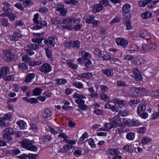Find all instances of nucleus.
<instances>
[{
	"instance_id": "15",
	"label": "nucleus",
	"mask_w": 159,
	"mask_h": 159,
	"mask_svg": "<svg viewBox=\"0 0 159 159\" xmlns=\"http://www.w3.org/2000/svg\"><path fill=\"white\" fill-rule=\"evenodd\" d=\"M9 71V68L7 66L2 67L0 71V76L2 78L6 75Z\"/></svg>"
},
{
	"instance_id": "1",
	"label": "nucleus",
	"mask_w": 159,
	"mask_h": 159,
	"mask_svg": "<svg viewBox=\"0 0 159 159\" xmlns=\"http://www.w3.org/2000/svg\"><path fill=\"white\" fill-rule=\"evenodd\" d=\"M59 138L62 137L63 139V142H64L67 144L64 145L63 147L66 150V151H69L73 148V145L75 143V141L74 140H69L67 139L68 137L66 134L64 133H61L58 135Z\"/></svg>"
},
{
	"instance_id": "64",
	"label": "nucleus",
	"mask_w": 159,
	"mask_h": 159,
	"mask_svg": "<svg viewBox=\"0 0 159 159\" xmlns=\"http://www.w3.org/2000/svg\"><path fill=\"white\" fill-rule=\"evenodd\" d=\"M158 111H156L152 114L151 119L153 120H155L158 118L159 117V108L158 110Z\"/></svg>"
},
{
	"instance_id": "27",
	"label": "nucleus",
	"mask_w": 159,
	"mask_h": 159,
	"mask_svg": "<svg viewBox=\"0 0 159 159\" xmlns=\"http://www.w3.org/2000/svg\"><path fill=\"white\" fill-rule=\"evenodd\" d=\"M147 104L146 103L144 104H140L137 107V113L141 112L142 111H144L146 109Z\"/></svg>"
},
{
	"instance_id": "26",
	"label": "nucleus",
	"mask_w": 159,
	"mask_h": 159,
	"mask_svg": "<svg viewBox=\"0 0 159 159\" xmlns=\"http://www.w3.org/2000/svg\"><path fill=\"white\" fill-rule=\"evenodd\" d=\"M130 5L127 3L125 4L122 7L123 12L125 13H129L130 11Z\"/></svg>"
},
{
	"instance_id": "34",
	"label": "nucleus",
	"mask_w": 159,
	"mask_h": 159,
	"mask_svg": "<svg viewBox=\"0 0 159 159\" xmlns=\"http://www.w3.org/2000/svg\"><path fill=\"white\" fill-rule=\"evenodd\" d=\"M102 72L103 74L107 75L108 76H111L113 74V70L111 69L103 70Z\"/></svg>"
},
{
	"instance_id": "63",
	"label": "nucleus",
	"mask_w": 159,
	"mask_h": 159,
	"mask_svg": "<svg viewBox=\"0 0 159 159\" xmlns=\"http://www.w3.org/2000/svg\"><path fill=\"white\" fill-rule=\"evenodd\" d=\"M52 139L51 135H45L43 137V139L44 142L49 141Z\"/></svg>"
},
{
	"instance_id": "42",
	"label": "nucleus",
	"mask_w": 159,
	"mask_h": 159,
	"mask_svg": "<svg viewBox=\"0 0 159 159\" xmlns=\"http://www.w3.org/2000/svg\"><path fill=\"white\" fill-rule=\"evenodd\" d=\"M117 86L120 87L124 88L128 86V85L122 80H118L116 82Z\"/></svg>"
},
{
	"instance_id": "51",
	"label": "nucleus",
	"mask_w": 159,
	"mask_h": 159,
	"mask_svg": "<svg viewBox=\"0 0 159 159\" xmlns=\"http://www.w3.org/2000/svg\"><path fill=\"white\" fill-rule=\"evenodd\" d=\"M64 2L66 4L73 5H75L78 3L77 1L75 0H64Z\"/></svg>"
},
{
	"instance_id": "20",
	"label": "nucleus",
	"mask_w": 159,
	"mask_h": 159,
	"mask_svg": "<svg viewBox=\"0 0 159 159\" xmlns=\"http://www.w3.org/2000/svg\"><path fill=\"white\" fill-rule=\"evenodd\" d=\"M80 53L82 57L85 60H90V58H91V55L89 52L84 51H82Z\"/></svg>"
},
{
	"instance_id": "62",
	"label": "nucleus",
	"mask_w": 159,
	"mask_h": 159,
	"mask_svg": "<svg viewBox=\"0 0 159 159\" xmlns=\"http://www.w3.org/2000/svg\"><path fill=\"white\" fill-rule=\"evenodd\" d=\"M137 113L139 116L143 119H145L148 116V114L146 112H143L141 113V112L138 113Z\"/></svg>"
},
{
	"instance_id": "30",
	"label": "nucleus",
	"mask_w": 159,
	"mask_h": 159,
	"mask_svg": "<svg viewBox=\"0 0 159 159\" xmlns=\"http://www.w3.org/2000/svg\"><path fill=\"white\" fill-rule=\"evenodd\" d=\"M84 66L86 67V70H88L89 69L92 67V64L90 60H85L84 63Z\"/></svg>"
},
{
	"instance_id": "4",
	"label": "nucleus",
	"mask_w": 159,
	"mask_h": 159,
	"mask_svg": "<svg viewBox=\"0 0 159 159\" xmlns=\"http://www.w3.org/2000/svg\"><path fill=\"white\" fill-rule=\"evenodd\" d=\"M116 42L119 46L122 47L124 48H126L128 45V41L123 38H118L116 39Z\"/></svg>"
},
{
	"instance_id": "38",
	"label": "nucleus",
	"mask_w": 159,
	"mask_h": 159,
	"mask_svg": "<svg viewBox=\"0 0 159 159\" xmlns=\"http://www.w3.org/2000/svg\"><path fill=\"white\" fill-rule=\"evenodd\" d=\"M110 154L113 155L114 154H117L120 153L119 149L117 148H111L108 151Z\"/></svg>"
},
{
	"instance_id": "48",
	"label": "nucleus",
	"mask_w": 159,
	"mask_h": 159,
	"mask_svg": "<svg viewBox=\"0 0 159 159\" xmlns=\"http://www.w3.org/2000/svg\"><path fill=\"white\" fill-rule=\"evenodd\" d=\"M135 137L134 134L132 132H129L126 135V138L130 140H133Z\"/></svg>"
},
{
	"instance_id": "24",
	"label": "nucleus",
	"mask_w": 159,
	"mask_h": 159,
	"mask_svg": "<svg viewBox=\"0 0 159 159\" xmlns=\"http://www.w3.org/2000/svg\"><path fill=\"white\" fill-rule=\"evenodd\" d=\"M3 139L6 142L11 143L12 142V139L11 136L10 135L4 134L3 135Z\"/></svg>"
},
{
	"instance_id": "19",
	"label": "nucleus",
	"mask_w": 159,
	"mask_h": 159,
	"mask_svg": "<svg viewBox=\"0 0 159 159\" xmlns=\"http://www.w3.org/2000/svg\"><path fill=\"white\" fill-rule=\"evenodd\" d=\"M145 62V61L142 57H136L133 61V63L135 64L140 65L143 64Z\"/></svg>"
},
{
	"instance_id": "11",
	"label": "nucleus",
	"mask_w": 159,
	"mask_h": 159,
	"mask_svg": "<svg viewBox=\"0 0 159 159\" xmlns=\"http://www.w3.org/2000/svg\"><path fill=\"white\" fill-rule=\"evenodd\" d=\"M142 124V123L139 120L135 119H132L129 123V126L131 127H137Z\"/></svg>"
},
{
	"instance_id": "5",
	"label": "nucleus",
	"mask_w": 159,
	"mask_h": 159,
	"mask_svg": "<svg viewBox=\"0 0 159 159\" xmlns=\"http://www.w3.org/2000/svg\"><path fill=\"white\" fill-rule=\"evenodd\" d=\"M21 37L22 35L20 31L17 30L16 31L14 32L13 34L9 36V39L11 41L16 42L18 41L19 38H21Z\"/></svg>"
},
{
	"instance_id": "41",
	"label": "nucleus",
	"mask_w": 159,
	"mask_h": 159,
	"mask_svg": "<svg viewBox=\"0 0 159 159\" xmlns=\"http://www.w3.org/2000/svg\"><path fill=\"white\" fill-rule=\"evenodd\" d=\"M82 150L80 148L76 149L74 152L73 154L76 157H78L81 156Z\"/></svg>"
},
{
	"instance_id": "13",
	"label": "nucleus",
	"mask_w": 159,
	"mask_h": 159,
	"mask_svg": "<svg viewBox=\"0 0 159 159\" xmlns=\"http://www.w3.org/2000/svg\"><path fill=\"white\" fill-rule=\"evenodd\" d=\"M2 4L4 6L2 7V10L5 12H7L10 11H11V10L10 7L11 6V4L6 2H2Z\"/></svg>"
},
{
	"instance_id": "22",
	"label": "nucleus",
	"mask_w": 159,
	"mask_h": 159,
	"mask_svg": "<svg viewBox=\"0 0 159 159\" xmlns=\"http://www.w3.org/2000/svg\"><path fill=\"white\" fill-rule=\"evenodd\" d=\"M20 151L18 148H14L7 151L9 154L13 155H17L20 153Z\"/></svg>"
},
{
	"instance_id": "33",
	"label": "nucleus",
	"mask_w": 159,
	"mask_h": 159,
	"mask_svg": "<svg viewBox=\"0 0 159 159\" xmlns=\"http://www.w3.org/2000/svg\"><path fill=\"white\" fill-rule=\"evenodd\" d=\"M43 91L42 89L39 88H34L33 92V95L35 96H38L40 95Z\"/></svg>"
},
{
	"instance_id": "9",
	"label": "nucleus",
	"mask_w": 159,
	"mask_h": 159,
	"mask_svg": "<svg viewBox=\"0 0 159 159\" xmlns=\"http://www.w3.org/2000/svg\"><path fill=\"white\" fill-rule=\"evenodd\" d=\"M44 43L48 46L54 47L55 43V39L53 37H50L47 39H45Z\"/></svg>"
},
{
	"instance_id": "8",
	"label": "nucleus",
	"mask_w": 159,
	"mask_h": 159,
	"mask_svg": "<svg viewBox=\"0 0 159 159\" xmlns=\"http://www.w3.org/2000/svg\"><path fill=\"white\" fill-rule=\"evenodd\" d=\"M85 102L84 100H77L76 101V103L78 105V108L82 111H86L88 109V107L84 104Z\"/></svg>"
},
{
	"instance_id": "21",
	"label": "nucleus",
	"mask_w": 159,
	"mask_h": 159,
	"mask_svg": "<svg viewBox=\"0 0 159 159\" xmlns=\"http://www.w3.org/2000/svg\"><path fill=\"white\" fill-rule=\"evenodd\" d=\"M113 102L115 104H118L119 105L125 106L127 104V102L125 100H122L116 98L113 100Z\"/></svg>"
},
{
	"instance_id": "58",
	"label": "nucleus",
	"mask_w": 159,
	"mask_h": 159,
	"mask_svg": "<svg viewBox=\"0 0 159 159\" xmlns=\"http://www.w3.org/2000/svg\"><path fill=\"white\" fill-rule=\"evenodd\" d=\"M18 67L20 69H21L22 70H26L28 68V66L25 63H20L18 65Z\"/></svg>"
},
{
	"instance_id": "23",
	"label": "nucleus",
	"mask_w": 159,
	"mask_h": 159,
	"mask_svg": "<svg viewBox=\"0 0 159 159\" xmlns=\"http://www.w3.org/2000/svg\"><path fill=\"white\" fill-rule=\"evenodd\" d=\"M147 7L149 8H152L154 7V5H155L157 2H159V0L152 1L151 0H147Z\"/></svg>"
},
{
	"instance_id": "36",
	"label": "nucleus",
	"mask_w": 159,
	"mask_h": 159,
	"mask_svg": "<svg viewBox=\"0 0 159 159\" xmlns=\"http://www.w3.org/2000/svg\"><path fill=\"white\" fill-rule=\"evenodd\" d=\"M11 11H8L7 14V16L8 17V18L10 20H14L15 19L16 17V15L14 13L11 12Z\"/></svg>"
},
{
	"instance_id": "39",
	"label": "nucleus",
	"mask_w": 159,
	"mask_h": 159,
	"mask_svg": "<svg viewBox=\"0 0 159 159\" xmlns=\"http://www.w3.org/2000/svg\"><path fill=\"white\" fill-rule=\"evenodd\" d=\"M140 100L137 99L131 100L128 102V104L130 106H133L134 105L140 103Z\"/></svg>"
},
{
	"instance_id": "53",
	"label": "nucleus",
	"mask_w": 159,
	"mask_h": 159,
	"mask_svg": "<svg viewBox=\"0 0 159 159\" xmlns=\"http://www.w3.org/2000/svg\"><path fill=\"white\" fill-rule=\"evenodd\" d=\"M33 50L28 45H27L25 49V51L26 52L27 54H29L30 55H32L34 54V52L32 51Z\"/></svg>"
},
{
	"instance_id": "18",
	"label": "nucleus",
	"mask_w": 159,
	"mask_h": 159,
	"mask_svg": "<svg viewBox=\"0 0 159 159\" xmlns=\"http://www.w3.org/2000/svg\"><path fill=\"white\" fill-rule=\"evenodd\" d=\"M56 10L59 12L60 14L63 16H66L67 10L63 6L61 7H57Z\"/></svg>"
},
{
	"instance_id": "37",
	"label": "nucleus",
	"mask_w": 159,
	"mask_h": 159,
	"mask_svg": "<svg viewBox=\"0 0 159 159\" xmlns=\"http://www.w3.org/2000/svg\"><path fill=\"white\" fill-rule=\"evenodd\" d=\"M4 134L9 135H12L14 134L13 129L10 127L6 128L4 130Z\"/></svg>"
},
{
	"instance_id": "46",
	"label": "nucleus",
	"mask_w": 159,
	"mask_h": 159,
	"mask_svg": "<svg viewBox=\"0 0 159 159\" xmlns=\"http://www.w3.org/2000/svg\"><path fill=\"white\" fill-rule=\"evenodd\" d=\"M137 91L138 96L144 94L146 92V90L144 89L137 88Z\"/></svg>"
},
{
	"instance_id": "16",
	"label": "nucleus",
	"mask_w": 159,
	"mask_h": 159,
	"mask_svg": "<svg viewBox=\"0 0 159 159\" xmlns=\"http://www.w3.org/2000/svg\"><path fill=\"white\" fill-rule=\"evenodd\" d=\"M84 19L85 20L87 24H91L94 19L95 17L92 15H85L84 16Z\"/></svg>"
},
{
	"instance_id": "61",
	"label": "nucleus",
	"mask_w": 159,
	"mask_h": 159,
	"mask_svg": "<svg viewBox=\"0 0 159 159\" xmlns=\"http://www.w3.org/2000/svg\"><path fill=\"white\" fill-rule=\"evenodd\" d=\"M41 62L40 61H32L30 62V65L31 66H39L41 64Z\"/></svg>"
},
{
	"instance_id": "6",
	"label": "nucleus",
	"mask_w": 159,
	"mask_h": 159,
	"mask_svg": "<svg viewBox=\"0 0 159 159\" xmlns=\"http://www.w3.org/2000/svg\"><path fill=\"white\" fill-rule=\"evenodd\" d=\"M39 14L36 13L34 15V17L33 20L34 23L36 24L37 25L34 26L32 27V29L34 30H38L41 29L42 28V26L39 25V21L38 20Z\"/></svg>"
},
{
	"instance_id": "49",
	"label": "nucleus",
	"mask_w": 159,
	"mask_h": 159,
	"mask_svg": "<svg viewBox=\"0 0 159 159\" xmlns=\"http://www.w3.org/2000/svg\"><path fill=\"white\" fill-rule=\"evenodd\" d=\"M56 82L57 84L61 85L66 84L67 81L65 79H57Z\"/></svg>"
},
{
	"instance_id": "12",
	"label": "nucleus",
	"mask_w": 159,
	"mask_h": 159,
	"mask_svg": "<svg viewBox=\"0 0 159 159\" xmlns=\"http://www.w3.org/2000/svg\"><path fill=\"white\" fill-rule=\"evenodd\" d=\"M35 75L36 74L34 73H28L25 76V82L28 83L32 82L33 79L35 78Z\"/></svg>"
},
{
	"instance_id": "7",
	"label": "nucleus",
	"mask_w": 159,
	"mask_h": 159,
	"mask_svg": "<svg viewBox=\"0 0 159 159\" xmlns=\"http://www.w3.org/2000/svg\"><path fill=\"white\" fill-rule=\"evenodd\" d=\"M133 77L137 81L142 80L141 74L138 68H135L134 69Z\"/></svg>"
},
{
	"instance_id": "57",
	"label": "nucleus",
	"mask_w": 159,
	"mask_h": 159,
	"mask_svg": "<svg viewBox=\"0 0 159 159\" xmlns=\"http://www.w3.org/2000/svg\"><path fill=\"white\" fill-rule=\"evenodd\" d=\"M23 3L26 7L32 6L33 5V2L30 0H26Z\"/></svg>"
},
{
	"instance_id": "45",
	"label": "nucleus",
	"mask_w": 159,
	"mask_h": 159,
	"mask_svg": "<svg viewBox=\"0 0 159 159\" xmlns=\"http://www.w3.org/2000/svg\"><path fill=\"white\" fill-rule=\"evenodd\" d=\"M80 43V42L78 40L72 41V48L79 49Z\"/></svg>"
},
{
	"instance_id": "54",
	"label": "nucleus",
	"mask_w": 159,
	"mask_h": 159,
	"mask_svg": "<svg viewBox=\"0 0 159 159\" xmlns=\"http://www.w3.org/2000/svg\"><path fill=\"white\" fill-rule=\"evenodd\" d=\"M33 50H36L38 49L39 47V45L34 43H31L28 45Z\"/></svg>"
},
{
	"instance_id": "32",
	"label": "nucleus",
	"mask_w": 159,
	"mask_h": 159,
	"mask_svg": "<svg viewBox=\"0 0 159 159\" xmlns=\"http://www.w3.org/2000/svg\"><path fill=\"white\" fill-rule=\"evenodd\" d=\"M152 14L151 12L147 11L142 14L141 16L143 18L147 19L151 17Z\"/></svg>"
},
{
	"instance_id": "17",
	"label": "nucleus",
	"mask_w": 159,
	"mask_h": 159,
	"mask_svg": "<svg viewBox=\"0 0 159 159\" xmlns=\"http://www.w3.org/2000/svg\"><path fill=\"white\" fill-rule=\"evenodd\" d=\"M4 58L7 61H13L14 59V56L12 55L9 52L7 51L4 56Z\"/></svg>"
},
{
	"instance_id": "10",
	"label": "nucleus",
	"mask_w": 159,
	"mask_h": 159,
	"mask_svg": "<svg viewBox=\"0 0 159 159\" xmlns=\"http://www.w3.org/2000/svg\"><path fill=\"white\" fill-rule=\"evenodd\" d=\"M139 36L142 38L146 39H149L151 38L150 34L147 31L144 30H142L140 31Z\"/></svg>"
},
{
	"instance_id": "31",
	"label": "nucleus",
	"mask_w": 159,
	"mask_h": 159,
	"mask_svg": "<svg viewBox=\"0 0 159 159\" xmlns=\"http://www.w3.org/2000/svg\"><path fill=\"white\" fill-rule=\"evenodd\" d=\"M16 124L19 126V128L21 129H24L26 128V123L23 120L19 121H17Z\"/></svg>"
},
{
	"instance_id": "50",
	"label": "nucleus",
	"mask_w": 159,
	"mask_h": 159,
	"mask_svg": "<svg viewBox=\"0 0 159 159\" xmlns=\"http://www.w3.org/2000/svg\"><path fill=\"white\" fill-rule=\"evenodd\" d=\"M142 50L145 52H147L149 51L150 49V46L149 44H144L142 46Z\"/></svg>"
},
{
	"instance_id": "25",
	"label": "nucleus",
	"mask_w": 159,
	"mask_h": 159,
	"mask_svg": "<svg viewBox=\"0 0 159 159\" xmlns=\"http://www.w3.org/2000/svg\"><path fill=\"white\" fill-rule=\"evenodd\" d=\"M102 9V6L101 4H96L95 5L93 8V11L94 13L99 12L101 11Z\"/></svg>"
},
{
	"instance_id": "55",
	"label": "nucleus",
	"mask_w": 159,
	"mask_h": 159,
	"mask_svg": "<svg viewBox=\"0 0 159 159\" xmlns=\"http://www.w3.org/2000/svg\"><path fill=\"white\" fill-rule=\"evenodd\" d=\"M22 59L23 61L26 63H29L31 62V59L27 55H25L22 57Z\"/></svg>"
},
{
	"instance_id": "43",
	"label": "nucleus",
	"mask_w": 159,
	"mask_h": 159,
	"mask_svg": "<svg viewBox=\"0 0 159 159\" xmlns=\"http://www.w3.org/2000/svg\"><path fill=\"white\" fill-rule=\"evenodd\" d=\"M123 149L126 152H128L132 153L134 152L133 149L129 145H126L124 146L123 147Z\"/></svg>"
},
{
	"instance_id": "2",
	"label": "nucleus",
	"mask_w": 159,
	"mask_h": 159,
	"mask_svg": "<svg viewBox=\"0 0 159 159\" xmlns=\"http://www.w3.org/2000/svg\"><path fill=\"white\" fill-rule=\"evenodd\" d=\"M34 143V140H30L24 139L22 141L21 145L24 147L29 150L35 152L37 151L38 148L37 147L33 145V144Z\"/></svg>"
},
{
	"instance_id": "28",
	"label": "nucleus",
	"mask_w": 159,
	"mask_h": 159,
	"mask_svg": "<svg viewBox=\"0 0 159 159\" xmlns=\"http://www.w3.org/2000/svg\"><path fill=\"white\" fill-rule=\"evenodd\" d=\"M43 116L44 118H48L52 116V113L51 111L48 109L44 110L43 114Z\"/></svg>"
},
{
	"instance_id": "40",
	"label": "nucleus",
	"mask_w": 159,
	"mask_h": 159,
	"mask_svg": "<svg viewBox=\"0 0 159 159\" xmlns=\"http://www.w3.org/2000/svg\"><path fill=\"white\" fill-rule=\"evenodd\" d=\"M0 20L1 22L2 25L5 27H8L10 25L8 22V19H6L5 18H0Z\"/></svg>"
},
{
	"instance_id": "60",
	"label": "nucleus",
	"mask_w": 159,
	"mask_h": 159,
	"mask_svg": "<svg viewBox=\"0 0 159 159\" xmlns=\"http://www.w3.org/2000/svg\"><path fill=\"white\" fill-rule=\"evenodd\" d=\"M121 19V17L119 16H116L111 22V25H113L114 23L120 22Z\"/></svg>"
},
{
	"instance_id": "29",
	"label": "nucleus",
	"mask_w": 159,
	"mask_h": 159,
	"mask_svg": "<svg viewBox=\"0 0 159 159\" xmlns=\"http://www.w3.org/2000/svg\"><path fill=\"white\" fill-rule=\"evenodd\" d=\"M72 16H68L62 19V23L64 24L72 23Z\"/></svg>"
},
{
	"instance_id": "59",
	"label": "nucleus",
	"mask_w": 159,
	"mask_h": 159,
	"mask_svg": "<svg viewBox=\"0 0 159 159\" xmlns=\"http://www.w3.org/2000/svg\"><path fill=\"white\" fill-rule=\"evenodd\" d=\"M67 63L68 66L73 69H76L78 66L77 65H75L71 62L70 61H67Z\"/></svg>"
},
{
	"instance_id": "44",
	"label": "nucleus",
	"mask_w": 159,
	"mask_h": 159,
	"mask_svg": "<svg viewBox=\"0 0 159 159\" xmlns=\"http://www.w3.org/2000/svg\"><path fill=\"white\" fill-rule=\"evenodd\" d=\"M46 129L48 131L50 132L53 135H55L58 133L57 130L49 126H47Z\"/></svg>"
},
{
	"instance_id": "56",
	"label": "nucleus",
	"mask_w": 159,
	"mask_h": 159,
	"mask_svg": "<svg viewBox=\"0 0 159 159\" xmlns=\"http://www.w3.org/2000/svg\"><path fill=\"white\" fill-rule=\"evenodd\" d=\"M124 24L126 26L127 29L130 30L132 29V26L131 25L130 20H128L124 22Z\"/></svg>"
},
{
	"instance_id": "47",
	"label": "nucleus",
	"mask_w": 159,
	"mask_h": 159,
	"mask_svg": "<svg viewBox=\"0 0 159 159\" xmlns=\"http://www.w3.org/2000/svg\"><path fill=\"white\" fill-rule=\"evenodd\" d=\"M45 38H34L32 39V40L33 42L35 43H37L38 44H40L41 43L42 41L43 40L45 39Z\"/></svg>"
},
{
	"instance_id": "52",
	"label": "nucleus",
	"mask_w": 159,
	"mask_h": 159,
	"mask_svg": "<svg viewBox=\"0 0 159 159\" xmlns=\"http://www.w3.org/2000/svg\"><path fill=\"white\" fill-rule=\"evenodd\" d=\"M72 84L75 86L76 88L81 89L83 88V84L82 83L80 82H77L76 81L73 82Z\"/></svg>"
},
{
	"instance_id": "3",
	"label": "nucleus",
	"mask_w": 159,
	"mask_h": 159,
	"mask_svg": "<svg viewBox=\"0 0 159 159\" xmlns=\"http://www.w3.org/2000/svg\"><path fill=\"white\" fill-rule=\"evenodd\" d=\"M39 70L42 73L47 74L52 70V67L49 64L45 63L39 67Z\"/></svg>"
},
{
	"instance_id": "14",
	"label": "nucleus",
	"mask_w": 159,
	"mask_h": 159,
	"mask_svg": "<svg viewBox=\"0 0 159 159\" xmlns=\"http://www.w3.org/2000/svg\"><path fill=\"white\" fill-rule=\"evenodd\" d=\"M129 96L132 98L137 97L138 96L137 88L133 87L129 89Z\"/></svg>"
},
{
	"instance_id": "35",
	"label": "nucleus",
	"mask_w": 159,
	"mask_h": 159,
	"mask_svg": "<svg viewBox=\"0 0 159 159\" xmlns=\"http://www.w3.org/2000/svg\"><path fill=\"white\" fill-rule=\"evenodd\" d=\"M73 97L75 98L78 99L75 100V102L76 103V101L77 100H83L84 98H85V97L82 94H80L77 93H75L73 96Z\"/></svg>"
}]
</instances>
